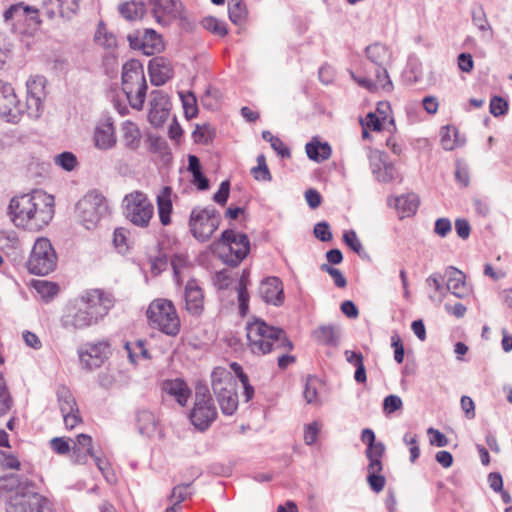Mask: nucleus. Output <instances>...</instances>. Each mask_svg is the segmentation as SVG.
<instances>
[{
	"mask_svg": "<svg viewBox=\"0 0 512 512\" xmlns=\"http://www.w3.org/2000/svg\"><path fill=\"white\" fill-rule=\"evenodd\" d=\"M148 71L151 83L156 86L164 85L173 76L171 62L164 57H155L149 61Z\"/></svg>",
	"mask_w": 512,
	"mask_h": 512,
	"instance_id": "nucleus-26",
	"label": "nucleus"
},
{
	"mask_svg": "<svg viewBox=\"0 0 512 512\" xmlns=\"http://www.w3.org/2000/svg\"><path fill=\"white\" fill-rule=\"evenodd\" d=\"M54 162L57 166L66 171H72L78 165L77 157L72 152H62L54 157Z\"/></svg>",
	"mask_w": 512,
	"mask_h": 512,
	"instance_id": "nucleus-46",
	"label": "nucleus"
},
{
	"mask_svg": "<svg viewBox=\"0 0 512 512\" xmlns=\"http://www.w3.org/2000/svg\"><path fill=\"white\" fill-rule=\"evenodd\" d=\"M221 222L220 213L213 207H195L189 218L190 231L200 242L208 241L218 229Z\"/></svg>",
	"mask_w": 512,
	"mask_h": 512,
	"instance_id": "nucleus-8",
	"label": "nucleus"
},
{
	"mask_svg": "<svg viewBox=\"0 0 512 512\" xmlns=\"http://www.w3.org/2000/svg\"><path fill=\"white\" fill-rule=\"evenodd\" d=\"M189 486L190 484H180L172 489V492L170 494V500L173 501V504L178 506L181 502L187 499L189 495Z\"/></svg>",
	"mask_w": 512,
	"mask_h": 512,
	"instance_id": "nucleus-56",
	"label": "nucleus"
},
{
	"mask_svg": "<svg viewBox=\"0 0 512 512\" xmlns=\"http://www.w3.org/2000/svg\"><path fill=\"white\" fill-rule=\"evenodd\" d=\"M229 19L234 24H241L247 16L246 6L242 0H229L228 3Z\"/></svg>",
	"mask_w": 512,
	"mask_h": 512,
	"instance_id": "nucleus-41",
	"label": "nucleus"
},
{
	"mask_svg": "<svg viewBox=\"0 0 512 512\" xmlns=\"http://www.w3.org/2000/svg\"><path fill=\"white\" fill-rule=\"evenodd\" d=\"M223 246L219 256L222 261L232 267L238 266L250 251V242L246 234L236 233L232 229L222 232L219 240Z\"/></svg>",
	"mask_w": 512,
	"mask_h": 512,
	"instance_id": "nucleus-7",
	"label": "nucleus"
},
{
	"mask_svg": "<svg viewBox=\"0 0 512 512\" xmlns=\"http://www.w3.org/2000/svg\"><path fill=\"white\" fill-rule=\"evenodd\" d=\"M508 104L501 97H493L490 101V113L495 116L504 115L507 112Z\"/></svg>",
	"mask_w": 512,
	"mask_h": 512,
	"instance_id": "nucleus-60",
	"label": "nucleus"
},
{
	"mask_svg": "<svg viewBox=\"0 0 512 512\" xmlns=\"http://www.w3.org/2000/svg\"><path fill=\"white\" fill-rule=\"evenodd\" d=\"M61 325L68 331H77L96 325L93 317L86 308L77 300L75 304L67 307L61 317Z\"/></svg>",
	"mask_w": 512,
	"mask_h": 512,
	"instance_id": "nucleus-17",
	"label": "nucleus"
},
{
	"mask_svg": "<svg viewBox=\"0 0 512 512\" xmlns=\"http://www.w3.org/2000/svg\"><path fill=\"white\" fill-rule=\"evenodd\" d=\"M124 214L126 218L138 227H147L154 214V206L146 194L134 191L124 197Z\"/></svg>",
	"mask_w": 512,
	"mask_h": 512,
	"instance_id": "nucleus-12",
	"label": "nucleus"
},
{
	"mask_svg": "<svg viewBox=\"0 0 512 512\" xmlns=\"http://www.w3.org/2000/svg\"><path fill=\"white\" fill-rule=\"evenodd\" d=\"M0 489L14 492L6 504V512H43L49 500L36 491V484L26 477L9 474L0 479Z\"/></svg>",
	"mask_w": 512,
	"mask_h": 512,
	"instance_id": "nucleus-2",
	"label": "nucleus"
},
{
	"mask_svg": "<svg viewBox=\"0 0 512 512\" xmlns=\"http://www.w3.org/2000/svg\"><path fill=\"white\" fill-rule=\"evenodd\" d=\"M56 395L59 408L62 414L71 413L73 411L79 410L72 392L66 386H59L57 388Z\"/></svg>",
	"mask_w": 512,
	"mask_h": 512,
	"instance_id": "nucleus-37",
	"label": "nucleus"
},
{
	"mask_svg": "<svg viewBox=\"0 0 512 512\" xmlns=\"http://www.w3.org/2000/svg\"><path fill=\"white\" fill-rule=\"evenodd\" d=\"M383 123L385 122L382 121L380 117L374 112H369L366 115V118L361 121L363 127H367L373 131H381Z\"/></svg>",
	"mask_w": 512,
	"mask_h": 512,
	"instance_id": "nucleus-58",
	"label": "nucleus"
},
{
	"mask_svg": "<svg viewBox=\"0 0 512 512\" xmlns=\"http://www.w3.org/2000/svg\"><path fill=\"white\" fill-rule=\"evenodd\" d=\"M8 214L16 227L38 231L46 226L54 215V198L42 190L13 197Z\"/></svg>",
	"mask_w": 512,
	"mask_h": 512,
	"instance_id": "nucleus-1",
	"label": "nucleus"
},
{
	"mask_svg": "<svg viewBox=\"0 0 512 512\" xmlns=\"http://www.w3.org/2000/svg\"><path fill=\"white\" fill-rule=\"evenodd\" d=\"M258 294L268 304L280 306L284 302L283 284L278 277L263 279L259 285Z\"/></svg>",
	"mask_w": 512,
	"mask_h": 512,
	"instance_id": "nucleus-23",
	"label": "nucleus"
},
{
	"mask_svg": "<svg viewBox=\"0 0 512 512\" xmlns=\"http://www.w3.org/2000/svg\"><path fill=\"white\" fill-rule=\"evenodd\" d=\"M149 323L153 328L169 336L180 331V319L173 303L166 299H157L150 303L147 310Z\"/></svg>",
	"mask_w": 512,
	"mask_h": 512,
	"instance_id": "nucleus-6",
	"label": "nucleus"
},
{
	"mask_svg": "<svg viewBox=\"0 0 512 512\" xmlns=\"http://www.w3.org/2000/svg\"><path fill=\"white\" fill-rule=\"evenodd\" d=\"M321 387V382L318 378L309 376L305 381L304 398L308 404L318 403V390Z\"/></svg>",
	"mask_w": 512,
	"mask_h": 512,
	"instance_id": "nucleus-42",
	"label": "nucleus"
},
{
	"mask_svg": "<svg viewBox=\"0 0 512 512\" xmlns=\"http://www.w3.org/2000/svg\"><path fill=\"white\" fill-rule=\"evenodd\" d=\"M443 277L440 274H432L426 279L427 285L433 287L435 292L438 293V302H441L446 288L441 284Z\"/></svg>",
	"mask_w": 512,
	"mask_h": 512,
	"instance_id": "nucleus-62",
	"label": "nucleus"
},
{
	"mask_svg": "<svg viewBox=\"0 0 512 512\" xmlns=\"http://www.w3.org/2000/svg\"><path fill=\"white\" fill-rule=\"evenodd\" d=\"M118 11L124 19L137 21L146 13V5L143 1L131 0L120 4Z\"/></svg>",
	"mask_w": 512,
	"mask_h": 512,
	"instance_id": "nucleus-34",
	"label": "nucleus"
},
{
	"mask_svg": "<svg viewBox=\"0 0 512 512\" xmlns=\"http://www.w3.org/2000/svg\"><path fill=\"white\" fill-rule=\"evenodd\" d=\"M403 406L401 398L397 395H388L383 401V409L386 413L391 414Z\"/></svg>",
	"mask_w": 512,
	"mask_h": 512,
	"instance_id": "nucleus-61",
	"label": "nucleus"
},
{
	"mask_svg": "<svg viewBox=\"0 0 512 512\" xmlns=\"http://www.w3.org/2000/svg\"><path fill=\"white\" fill-rule=\"evenodd\" d=\"M150 96L151 100L148 118L153 126L159 127L169 116L171 106L169 97L161 90L152 91Z\"/></svg>",
	"mask_w": 512,
	"mask_h": 512,
	"instance_id": "nucleus-19",
	"label": "nucleus"
},
{
	"mask_svg": "<svg viewBox=\"0 0 512 512\" xmlns=\"http://www.w3.org/2000/svg\"><path fill=\"white\" fill-rule=\"evenodd\" d=\"M172 190L170 187L165 186L162 188L161 192L157 195V207L158 214L160 218V222L163 225H169L171 223V212H172V200H171Z\"/></svg>",
	"mask_w": 512,
	"mask_h": 512,
	"instance_id": "nucleus-33",
	"label": "nucleus"
},
{
	"mask_svg": "<svg viewBox=\"0 0 512 512\" xmlns=\"http://www.w3.org/2000/svg\"><path fill=\"white\" fill-rule=\"evenodd\" d=\"M121 132L122 142L125 148L135 151L140 147L142 135L139 127L135 123L131 121L123 122L121 126Z\"/></svg>",
	"mask_w": 512,
	"mask_h": 512,
	"instance_id": "nucleus-31",
	"label": "nucleus"
},
{
	"mask_svg": "<svg viewBox=\"0 0 512 512\" xmlns=\"http://www.w3.org/2000/svg\"><path fill=\"white\" fill-rule=\"evenodd\" d=\"M403 441L410 449V461L414 463L420 455V448L418 445V437L416 434L406 433Z\"/></svg>",
	"mask_w": 512,
	"mask_h": 512,
	"instance_id": "nucleus-54",
	"label": "nucleus"
},
{
	"mask_svg": "<svg viewBox=\"0 0 512 512\" xmlns=\"http://www.w3.org/2000/svg\"><path fill=\"white\" fill-rule=\"evenodd\" d=\"M13 400L7 389L5 379L0 373V416L6 414L12 407Z\"/></svg>",
	"mask_w": 512,
	"mask_h": 512,
	"instance_id": "nucleus-49",
	"label": "nucleus"
},
{
	"mask_svg": "<svg viewBox=\"0 0 512 512\" xmlns=\"http://www.w3.org/2000/svg\"><path fill=\"white\" fill-rule=\"evenodd\" d=\"M45 86L46 79L43 76H31L27 80L26 112L30 118L37 119L43 112V101L46 97Z\"/></svg>",
	"mask_w": 512,
	"mask_h": 512,
	"instance_id": "nucleus-15",
	"label": "nucleus"
},
{
	"mask_svg": "<svg viewBox=\"0 0 512 512\" xmlns=\"http://www.w3.org/2000/svg\"><path fill=\"white\" fill-rule=\"evenodd\" d=\"M217 409L206 387H198L195 392L193 409L190 420L199 431L207 430L217 418Z\"/></svg>",
	"mask_w": 512,
	"mask_h": 512,
	"instance_id": "nucleus-11",
	"label": "nucleus"
},
{
	"mask_svg": "<svg viewBox=\"0 0 512 512\" xmlns=\"http://www.w3.org/2000/svg\"><path fill=\"white\" fill-rule=\"evenodd\" d=\"M124 347L130 362L133 364H136L140 359H150L148 350L145 347V341L143 340L126 342Z\"/></svg>",
	"mask_w": 512,
	"mask_h": 512,
	"instance_id": "nucleus-38",
	"label": "nucleus"
},
{
	"mask_svg": "<svg viewBox=\"0 0 512 512\" xmlns=\"http://www.w3.org/2000/svg\"><path fill=\"white\" fill-rule=\"evenodd\" d=\"M179 96L181 98L186 117L192 118L196 116L198 109L195 95L192 92H179Z\"/></svg>",
	"mask_w": 512,
	"mask_h": 512,
	"instance_id": "nucleus-47",
	"label": "nucleus"
},
{
	"mask_svg": "<svg viewBox=\"0 0 512 512\" xmlns=\"http://www.w3.org/2000/svg\"><path fill=\"white\" fill-rule=\"evenodd\" d=\"M452 230L451 221L448 218H439L435 222L434 232L440 237H446Z\"/></svg>",
	"mask_w": 512,
	"mask_h": 512,
	"instance_id": "nucleus-64",
	"label": "nucleus"
},
{
	"mask_svg": "<svg viewBox=\"0 0 512 512\" xmlns=\"http://www.w3.org/2000/svg\"><path fill=\"white\" fill-rule=\"evenodd\" d=\"M93 141L95 147L102 151H107L115 147L117 138L111 119H105L96 125Z\"/></svg>",
	"mask_w": 512,
	"mask_h": 512,
	"instance_id": "nucleus-25",
	"label": "nucleus"
},
{
	"mask_svg": "<svg viewBox=\"0 0 512 512\" xmlns=\"http://www.w3.org/2000/svg\"><path fill=\"white\" fill-rule=\"evenodd\" d=\"M73 447L75 448V452L85 451L89 456L95 457V453L93 451L92 446V437L87 434H79L76 437Z\"/></svg>",
	"mask_w": 512,
	"mask_h": 512,
	"instance_id": "nucleus-52",
	"label": "nucleus"
},
{
	"mask_svg": "<svg viewBox=\"0 0 512 512\" xmlns=\"http://www.w3.org/2000/svg\"><path fill=\"white\" fill-rule=\"evenodd\" d=\"M80 7V0H58V15L62 18L71 19Z\"/></svg>",
	"mask_w": 512,
	"mask_h": 512,
	"instance_id": "nucleus-44",
	"label": "nucleus"
},
{
	"mask_svg": "<svg viewBox=\"0 0 512 512\" xmlns=\"http://www.w3.org/2000/svg\"><path fill=\"white\" fill-rule=\"evenodd\" d=\"M78 301L86 308L96 324L108 315L115 304L112 293L99 288L83 291Z\"/></svg>",
	"mask_w": 512,
	"mask_h": 512,
	"instance_id": "nucleus-13",
	"label": "nucleus"
},
{
	"mask_svg": "<svg viewBox=\"0 0 512 512\" xmlns=\"http://www.w3.org/2000/svg\"><path fill=\"white\" fill-rule=\"evenodd\" d=\"M151 14L161 26H168L174 21L180 11V3L176 0H149Z\"/></svg>",
	"mask_w": 512,
	"mask_h": 512,
	"instance_id": "nucleus-20",
	"label": "nucleus"
},
{
	"mask_svg": "<svg viewBox=\"0 0 512 512\" xmlns=\"http://www.w3.org/2000/svg\"><path fill=\"white\" fill-rule=\"evenodd\" d=\"M362 442L367 444L366 457L368 460L382 459L385 453V445L382 442H375L373 430L366 428L361 433Z\"/></svg>",
	"mask_w": 512,
	"mask_h": 512,
	"instance_id": "nucleus-32",
	"label": "nucleus"
},
{
	"mask_svg": "<svg viewBox=\"0 0 512 512\" xmlns=\"http://www.w3.org/2000/svg\"><path fill=\"white\" fill-rule=\"evenodd\" d=\"M162 390L175 398L177 403L185 406L191 395L188 385L181 379L166 380L162 384Z\"/></svg>",
	"mask_w": 512,
	"mask_h": 512,
	"instance_id": "nucleus-29",
	"label": "nucleus"
},
{
	"mask_svg": "<svg viewBox=\"0 0 512 512\" xmlns=\"http://www.w3.org/2000/svg\"><path fill=\"white\" fill-rule=\"evenodd\" d=\"M12 43L9 37L0 31V68L7 62L10 57Z\"/></svg>",
	"mask_w": 512,
	"mask_h": 512,
	"instance_id": "nucleus-53",
	"label": "nucleus"
},
{
	"mask_svg": "<svg viewBox=\"0 0 512 512\" xmlns=\"http://www.w3.org/2000/svg\"><path fill=\"white\" fill-rule=\"evenodd\" d=\"M95 41L106 48H112L117 45L116 37L113 34L108 33L105 26L102 24L97 28Z\"/></svg>",
	"mask_w": 512,
	"mask_h": 512,
	"instance_id": "nucleus-50",
	"label": "nucleus"
},
{
	"mask_svg": "<svg viewBox=\"0 0 512 512\" xmlns=\"http://www.w3.org/2000/svg\"><path fill=\"white\" fill-rule=\"evenodd\" d=\"M33 12L38 13L39 9L25 6L23 3H17L11 5L7 10H5L3 17L5 22H9L12 20L20 21L22 18L26 16V14Z\"/></svg>",
	"mask_w": 512,
	"mask_h": 512,
	"instance_id": "nucleus-40",
	"label": "nucleus"
},
{
	"mask_svg": "<svg viewBox=\"0 0 512 512\" xmlns=\"http://www.w3.org/2000/svg\"><path fill=\"white\" fill-rule=\"evenodd\" d=\"M373 175L379 182L388 183L399 178V173L392 163L386 162L384 154L378 150L369 155Z\"/></svg>",
	"mask_w": 512,
	"mask_h": 512,
	"instance_id": "nucleus-21",
	"label": "nucleus"
},
{
	"mask_svg": "<svg viewBox=\"0 0 512 512\" xmlns=\"http://www.w3.org/2000/svg\"><path fill=\"white\" fill-rule=\"evenodd\" d=\"M40 10L49 19L58 14V0H40Z\"/></svg>",
	"mask_w": 512,
	"mask_h": 512,
	"instance_id": "nucleus-63",
	"label": "nucleus"
},
{
	"mask_svg": "<svg viewBox=\"0 0 512 512\" xmlns=\"http://www.w3.org/2000/svg\"><path fill=\"white\" fill-rule=\"evenodd\" d=\"M57 265V254L49 239L38 238L27 261V269L35 275H47Z\"/></svg>",
	"mask_w": 512,
	"mask_h": 512,
	"instance_id": "nucleus-10",
	"label": "nucleus"
},
{
	"mask_svg": "<svg viewBox=\"0 0 512 512\" xmlns=\"http://www.w3.org/2000/svg\"><path fill=\"white\" fill-rule=\"evenodd\" d=\"M248 347L255 355H265L274 351H290L292 342L286 332L275 326L268 325L265 321L257 319L246 327Z\"/></svg>",
	"mask_w": 512,
	"mask_h": 512,
	"instance_id": "nucleus-3",
	"label": "nucleus"
},
{
	"mask_svg": "<svg viewBox=\"0 0 512 512\" xmlns=\"http://www.w3.org/2000/svg\"><path fill=\"white\" fill-rule=\"evenodd\" d=\"M128 39L134 49H139L146 55H153L163 48L161 36L152 29H145L142 36L129 35Z\"/></svg>",
	"mask_w": 512,
	"mask_h": 512,
	"instance_id": "nucleus-22",
	"label": "nucleus"
},
{
	"mask_svg": "<svg viewBox=\"0 0 512 512\" xmlns=\"http://www.w3.org/2000/svg\"><path fill=\"white\" fill-rule=\"evenodd\" d=\"M395 206L403 214L402 217L409 216L417 211L419 199L415 194L402 195L395 199Z\"/></svg>",
	"mask_w": 512,
	"mask_h": 512,
	"instance_id": "nucleus-39",
	"label": "nucleus"
},
{
	"mask_svg": "<svg viewBox=\"0 0 512 512\" xmlns=\"http://www.w3.org/2000/svg\"><path fill=\"white\" fill-rule=\"evenodd\" d=\"M211 384L220 409L224 415L231 416L238 408L236 382L229 371L216 367L211 373Z\"/></svg>",
	"mask_w": 512,
	"mask_h": 512,
	"instance_id": "nucleus-5",
	"label": "nucleus"
},
{
	"mask_svg": "<svg viewBox=\"0 0 512 512\" xmlns=\"http://www.w3.org/2000/svg\"><path fill=\"white\" fill-rule=\"evenodd\" d=\"M366 57L375 66V76L378 84L386 91L392 90V82L387 72V66L391 59L389 49L380 43L369 45L365 49Z\"/></svg>",
	"mask_w": 512,
	"mask_h": 512,
	"instance_id": "nucleus-14",
	"label": "nucleus"
},
{
	"mask_svg": "<svg viewBox=\"0 0 512 512\" xmlns=\"http://www.w3.org/2000/svg\"><path fill=\"white\" fill-rule=\"evenodd\" d=\"M313 338L321 345L337 347L340 343L341 329L336 324L318 326L312 332Z\"/></svg>",
	"mask_w": 512,
	"mask_h": 512,
	"instance_id": "nucleus-28",
	"label": "nucleus"
},
{
	"mask_svg": "<svg viewBox=\"0 0 512 512\" xmlns=\"http://www.w3.org/2000/svg\"><path fill=\"white\" fill-rule=\"evenodd\" d=\"M344 243L357 254H361L363 246L354 230L345 231L343 234Z\"/></svg>",
	"mask_w": 512,
	"mask_h": 512,
	"instance_id": "nucleus-55",
	"label": "nucleus"
},
{
	"mask_svg": "<svg viewBox=\"0 0 512 512\" xmlns=\"http://www.w3.org/2000/svg\"><path fill=\"white\" fill-rule=\"evenodd\" d=\"M201 24L203 28L219 36H225L228 33L225 22L220 21L215 17H205L202 19Z\"/></svg>",
	"mask_w": 512,
	"mask_h": 512,
	"instance_id": "nucleus-45",
	"label": "nucleus"
},
{
	"mask_svg": "<svg viewBox=\"0 0 512 512\" xmlns=\"http://www.w3.org/2000/svg\"><path fill=\"white\" fill-rule=\"evenodd\" d=\"M472 20L474 25L481 31L491 30V26L482 8L473 11Z\"/></svg>",
	"mask_w": 512,
	"mask_h": 512,
	"instance_id": "nucleus-59",
	"label": "nucleus"
},
{
	"mask_svg": "<svg viewBox=\"0 0 512 512\" xmlns=\"http://www.w3.org/2000/svg\"><path fill=\"white\" fill-rule=\"evenodd\" d=\"M257 163V167H253L251 170L254 178L258 181H270L272 177L263 154L257 156Z\"/></svg>",
	"mask_w": 512,
	"mask_h": 512,
	"instance_id": "nucleus-48",
	"label": "nucleus"
},
{
	"mask_svg": "<svg viewBox=\"0 0 512 512\" xmlns=\"http://www.w3.org/2000/svg\"><path fill=\"white\" fill-rule=\"evenodd\" d=\"M147 88L141 63L137 60L126 62L122 69V89L134 109L143 108Z\"/></svg>",
	"mask_w": 512,
	"mask_h": 512,
	"instance_id": "nucleus-4",
	"label": "nucleus"
},
{
	"mask_svg": "<svg viewBox=\"0 0 512 512\" xmlns=\"http://www.w3.org/2000/svg\"><path fill=\"white\" fill-rule=\"evenodd\" d=\"M34 288L37 293L46 301L52 299L59 291L56 283L47 280H36L34 281Z\"/></svg>",
	"mask_w": 512,
	"mask_h": 512,
	"instance_id": "nucleus-43",
	"label": "nucleus"
},
{
	"mask_svg": "<svg viewBox=\"0 0 512 512\" xmlns=\"http://www.w3.org/2000/svg\"><path fill=\"white\" fill-rule=\"evenodd\" d=\"M382 470V459L369 460V464L367 466V482L370 488L376 493L381 492L386 484L385 477L381 475Z\"/></svg>",
	"mask_w": 512,
	"mask_h": 512,
	"instance_id": "nucleus-30",
	"label": "nucleus"
},
{
	"mask_svg": "<svg viewBox=\"0 0 512 512\" xmlns=\"http://www.w3.org/2000/svg\"><path fill=\"white\" fill-rule=\"evenodd\" d=\"M23 113L24 108L12 85L0 80V116L7 122L17 123Z\"/></svg>",
	"mask_w": 512,
	"mask_h": 512,
	"instance_id": "nucleus-16",
	"label": "nucleus"
},
{
	"mask_svg": "<svg viewBox=\"0 0 512 512\" xmlns=\"http://www.w3.org/2000/svg\"><path fill=\"white\" fill-rule=\"evenodd\" d=\"M76 212L85 228L92 229L107 214L108 204L102 194L90 191L78 201Z\"/></svg>",
	"mask_w": 512,
	"mask_h": 512,
	"instance_id": "nucleus-9",
	"label": "nucleus"
},
{
	"mask_svg": "<svg viewBox=\"0 0 512 512\" xmlns=\"http://www.w3.org/2000/svg\"><path fill=\"white\" fill-rule=\"evenodd\" d=\"M185 309L192 316H200L204 310V294L195 279H190L184 291Z\"/></svg>",
	"mask_w": 512,
	"mask_h": 512,
	"instance_id": "nucleus-24",
	"label": "nucleus"
},
{
	"mask_svg": "<svg viewBox=\"0 0 512 512\" xmlns=\"http://www.w3.org/2000/svg\"><path fill=\"white\" fill-rule=\"evenodd\" d=\"M446 290L450 291L457 298H464L469 289L465 282V275L459 269L450 266L446 269Z\"/></svg>",
	"mask_w": 512,
	"mask_h": 512,
	"instance_id": "nucleus-27",
	"label": "nucleus"
},
{
	"mask_svg": "<svg viewBox=\"0 0 512 512\" xmlns=\"http://www.w3.org/2000/svg\"><path fill=\"white\" fill-rule=\"evenodd\" d=\"M136 423L139 432L148 437L152 436L157 427V419L153 412L141 409L136 414Z\"/></svg>",
	"mask_w": 512,
	"mask_h": 512,
	"instance_id": "nucleus-35",
	"label": "nucleus"
},
{
	"mask_svg": "<svg viewBox=\"0 0 512 512\" xmlns=\"http://www.w3.org/2000/svg\"><path fill=\"white\" fill-rule=\"evenodd\" d=\"M305 150L309 159L318 163L329 159L332 153L331 147L327 142L322 143L315 139L306 144Z\"/></svg>",
	"mask_w": 512,
	"mask_h": 512,
	"instance_id": "nucleus-36",
	"label": "nucleus"
},
{
	"mask_svg": "<svg viewBox=\"0 0 512 512\" xmlns=\"http://www.w3.org/2000/svg\"><path fill=\"white\" fill-rule=\"evenodd\" d=\"M82 366L92 370L100 367L110 354V344L107 341L88 343L78 351Z\"/></svg>",
	"mask_w": 512,
	"mask_h": 512,
	"instance_id": "nucleus-18",
	"label": "nucleus"
},
{
	"mask_svg": "<svg viewBox=\"0 0 512 512\" xmlns=\"http://www.w3.org/2000/svg\"><path fill=\"white\" fill-rule=\"evenodd\" d=\"M128 230H126L125 228H116L115 231H114V234H113V243H114V246L115 248L120 252V253H125L128 251Z\"/></svg>",
	"mask_w": 512,
	"mask_h": 512,
	"instance_id": "nucleus-51",
	"label": "nucleus"
},
{
	"mask_svg": "<svg viewBox=\"0 0 512 512\" xmlns=\"http://www.w3.org/2000/svg\"><path fill=\"white\" fill-rule=\"evenodd\" d=\"M314 235L317 239L323 242H329L332 240L330 226L325 221L319 222L314 226Z\"/></svg>",
	"mask_w": 512,
	"mask_h": 512,
	"instance_id": "nucleus-57",
	"label": "nucleus"
}]
</instances>
